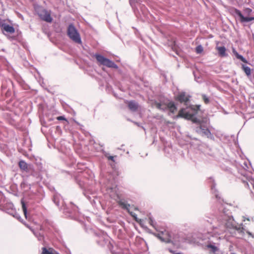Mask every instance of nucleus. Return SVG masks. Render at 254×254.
<instances>
[{
	"instance_id": "bb28decb",
	"label": "nucleus",
	"mask_w": 254,
	"mask_h": 254,
	"mask_svg": "<svg viewBox=\"0 0 254 254\" xmlns=\"http://www.w3.org/2000/svg\"><path fill=\"white\" fill-rule=\"evenodd\" d=\"M252 218H250V217H247V216H244L243 217V221H245L246 220L248 221H250L251 220H252Z\"/></svg>"
},
{
	"instance_id": "9d476101",
	"label": "nucleus",
	"mask_w": 254,
	"mask_h": 254,
	"mask_svg": "<svg viewBox=\"0 0 254 254\" xmlns=\"http://www.w3.org/2000/svg\"><path fill=\"white\" fill-rule=\"evenodd\" d=\"M234 12L239 17L241 22H248L254 19V17H244L241 12L237 9H235Z\"/></svg>"
},
{
	"instance_id": "f257e3e1",
	"label": "nucleus",
	"mask_w": 254,
	"mask_h": 254,
	"mask_svg": "<svg viewBox=\"0 0 254 254\" xmlns=\"http://www.w3.org/2000/svg\"><path fill=\"white\" fill-rule=\"evenodd\" d=\"M211 189L218 200V212L216 218H214V216L212 218L206 216L208 218L206 220L212 225L214 232L217 235L208 233L204 239L207 240V242H211V244L219 245L220 237L219 235L225 233L227 229L234 231L232 233L233 236L237 237L243 236L244 234V229L241 225L236 223L231 215L230 209L231 206L228 203H224L223 200L221 199L215 186H213Z\"/></svg>"
},
{
	"instance_id": "6ab92c4d",
	"label": "nucleus",
	"mask_w": 254,
	"mask_h": 254,
	"mask_svg": "<svg viewBox=\"0 0 254 254\" xmlns=\"http://www.w3.org/2000/svg\"><path fill=\"white\" fill-rule=\"evenodd\" d=\"M19 167L21 170L24 171H25L27 169V164L25 161L23 160L19 161Z\"/></svg>"
},
{
	"instance_id": "c85d7f7f",
	"label": "nucleus",
	"mask_w": 254,
	"mask_h": 254,
	"mask_svg": "<svg viewBox=\"0 0 254 254\" xmlns=\"http://www.w3.org/2000/svg\"><path fill=\"white\" fill-rule=\"evenodd\" d=\"M54 202L57 205H59V203L56 202V198H55V197L54 198Z\"/></svg>"
},
{
	"instance_id": "dca6fc26",
	"label": "nucleus",
	"mask_w": 254,
	"mask_h": 254,
	"mask_svg": "<svg viewBox=\"0 0 254 254\" xmlns=\"http://www.w3.org/2000/svg\"><path fill=\"white\" fill-rule=\"evenodd\" d=\"M118 203L123 209L126 210H128L130 206V205L124 199H121L119 201Z\"/></svg>"
},
{
	"instance_id": "a211bd4d",
	"label": "nucleus",
	"mask_w": 254,
	"mask_h": 254,
	"mask_svg": "<svg viewBox=\"0 0 254 254\" xmlns=\"http://www.w3.org/2000/svg\"><path fill=\"white\" fill-rule=\"evenodd\" d=\"M34 235L36 237L39 241H42L44 240V235L38 232H36L33 230H32Z\"/></svg>"
},
{
	"instance_id": "cd10ccee",
	"label": "nucleus",
	"mask_w": 254,
	"mask_h": 254,
	"mask_svg": "<svg viewBox=\"0 0 254 254\" xmlns=\"http://www.w3.org/2000/svg\"><path fill=\"white\" fill-rule=\"evenodd\" d=\"M193 74H194V78H195V81H197V82H199V81H198V79H197V78H196V76H195V72H193Z\"/></svg>"
},
{
	"instance_id": "39448f33",
	"label": "nucleus",
	"mask_w": 254,
	"mask_h": 254,
	"mask_svg": "<svg viewBox=\"0 0 254 254\" xmlns=\"http://www.w3.org/2000/svg\"><path fill=\"white\" fill-rule=\"evenodd\" d=\"M67 34L70 39L75 43L81 44L82 41L80 34L73 24H70L68 26Z\"/></svg>"
},
{
	"instance_id": "5701e85b",
	"label": "nucleus",
	"mask_w": 254,
	"mask_h": 254,
	"mask_svg": "<svg viewBox=\"0 0 254 254\" xmlns=\"http://www.w3.org/2000/svg\"><path fill=\"white\" fill-rule=\"evenodd\" d=\"M11 213H10V214L12 215L14 217L16 218L17 219L20 221V216L18 214H17L14 211H13L12 209H11Z\"/></svg>"
},
{
	"instance_id": "0eeeda50",
	"label": "nucleus",
	"mask_w": 254,
	"mask_h": 254,
	"mask_svg": "<svg viewBox=\"0 0 254 254\" xmlns=\"http://www.w3.org/2000/svg\"><path fill=\"white\" fill-rule=\"evenodd\" d=\"M152 106L162 111L169 109L173 113H175L177 110V107L173 102H169L167 104H165L154 101L152 103Z\"/></svg>"
},
{
	"instance_id": "2eb2a0df",
	"label": "nucleus",
	"mask_w": 254,
	"mask_h": 254,
	"mask_svg": "<svg viewBox=\"0 0 254 254\" xmlns=\"http://www.w3.org/2000/svg\"><path fill=\"white\" fill-rule=\"evenodd\" d=\"M42 254H59L53 248H49L48 249L44 247L42 248Z\"/></svg>"
},
{
	"instance_id": "aec40b11",
	"label": "nucleus",
	"mask_w": 254,
	"mask_h": 254,
	"mask_svg": "<svg viewBox=\"0 0 254 254\" xmlns=\"http://www.w3.org/2000/svg\"><path fill=\"white\" fill-rule=\"evenodd\" d=\"M148 223L150 225H151L153 228H154L156 230L158 231L157 228L156 223L152 217H149Z\"/></svg>"
},
{
	"instance_id": "20e7f679",
	"label": "nucleus",
	"mask_w": 254,
	"mask_h": 254,
	"mask_svg": "<svg viewBox=\"0 0 254 254\" xmlns=\"http://www.w3.org/2000/svg\"><path fill=\"white\" fill-rule=\"evenodd\" d=\"M190 96L188 95H187L185 92H181L179 93V94L177 96V99L178 101H179L181 103H184V105L186 106V107L182 108V109L179 111V114L177 116V117H180L179 116V114L181 112V111L185 109H187L188 108H191L194 107L196 109V113H197L198 111L199 110L200 105H190Z\"/></svg>"
},
{
	"instance_id": "6e6552de",
	"label": "nucleus",
	"mask_w": 254,
	"mask_h": 254,
	"mask_svg": "<svg viewBox=\"0 0 254 254\" xmlns=\"http://www.w3.org/2000/svg\"><path fill=\"white\" fill-rule=\"evenodd\" d=\"M36 11L41 19L47 22H51L52 18L50 12L43 7L39 6L36 8Z\"/></svg>"
},
{
	"instance_id": "4468645a",
	"label": "nucleus",
	"mask_w": 254,
	"mask_h": 254,
	"mask_svg": "<svg viewBox=\"0 0 254 254\" xmlns=\"http://www.w3.org/2000/svg\"><path fill=\"white\" fill-rule=\"evenodd\" d=\"M128 107L131 111H135L138 108V104L136 102L131 101L128 102Z\"/></svg>"
},
{
	"instance_id": "7c9ffc66",
	"label": "nucleus",
	"mask_w": 254,
	"mask_h": 254,
	"mask_svg": "<svg viewBox=\"0 0 254 254\" xmlns=\"http://www.w3.org/2000/svg\"><path fill=\"white\" fill-rule=\"evenodd\" d=\"M133 2V0H130V3L131 5Z\"/></svg>"
},
{
	"instance_id": "c756f323",
	"label": "nucleus",
	"mask_w": 254,
	"mask_h": 254,
	"mask_svg": "<svg viewBox=\"0 0 254 254\" xmlns=\"http://www.w3.org/2000/svg\"><path fill=\"white\" fill-rule=\"evenodd\" d=\"M113 254H121L120 253H114V252H112Z\"/></svg>"
},
{
	"instance_id": "473e14b6",
	"label": "nucleus",
	"mask_w": 254,
	"mask_h": 254,
	"mask_svg": "<svg viewBox=\"0 0 254 254\" xmlns=\"http://www.w3.org/2000/svg\"><path fill=\"white\" fill-rule=\"evenodd\" d=\"M40 230H43V227H42V226H41V227H40Z\"/></svg>"
},
{
	"instance_id": "72a5a7b5",
	"label": "nucleus",
	"mask_w": 254,
	"mask_h": 254,
	"mask_svg": "<svg viewBox=\"0 0 254 254\" xmlns=\"http://www.w3.org/2000/svg\"><path fill=\"white\" fill-rule=\"evenodd\" d=\"M244 165L246 167H247V164H246V163H244Z\"/></svg>"
},
{
	"instance_id": "393cba45",
	"label": "nucleus",
	"mask_w": 254,
	"mask_h": 254,
	"mask_svg": "<svg viewBox=\"0 0 254 254\" xmlns=\"http://www.w3.org/2000/svg\"><path fill=\"white\" fill-rule=\"evenodd\" d=\"M202 99H203V100L204 101V103H205V104H208V103H209V98H208L207 96H206L205 95H204V94H203V95H202Z\"/></svg>"
},
{
	"instance_id": "9b49d317",
	"label": "nucleus",
	"mask_w": 254,
	"mask_h": 254,
	"mask_svg": "<svg viewBox=\"0 0 254 254\" xmlns=\"http://www.w3.org/2000/svg\"><path fill=\"white\" fill-rule=\"evenodd\" d=\"M211 243V242H207L206 244V247L208 249L210 250V252L215 253V252L219 250L218 247L219 245H214Z\"/></svg>"
},
{
	"instance_id": "f3484780",
	"label": "nucleus",
	"mask_w": 254,
	"mask_h": 254,
	"mask_svg": "<svg viewBox=\"0 0 254 254\" xmlns=\"http://www.w3.org/2000/svg\"><path fill=\"white\" fill-rule=\"evenodd\" d=\"M242 69L244 71V72H245L246 74L248 76H249L250 75H251V68L244 64H242Z\"/></svg>"
},
{
	"instance_id": "7ed1b4c3",
	"label": "nucleus",
	"mask_w": 254,
	"mask_h": 254,
	"mask_svg": "<svg viewBox=\"0 0 254 254\" xmlns=\"http://www.w3.org/2000/svg\"><path fill=\"white\" fill-rule=\"evenodd\" d=\"M158 237L162 242L166 243L175 244L179 241L177 235H175L166 230L159 231V233L158 234Z\"/></svg>"
},
{
	"instance_id": "4be33fe9",
	"label": "nucleus",
	"mask_w": 254,
	"mask_h": 254,
	"mask_svg": "<svg viewBox=\"0 0 254 254\" xmlns=\"http://www.w3.org/2000/svg\"><path fill=\"white\" fill-rule=\"evenodd\" d=\"M203 50V48L201 45H198L195 48V51L197 54L201 53Z\"/></svg>"
},
{
	"instance_id": "1a4fd4ad",
	"label": "nucleus",
	"mask_w": 254,
	"mask_h": 254,
	"mask_svg": "<svg viewBox=\"0 0 254 254\" xmlns=\"http://www.w3.org/2000/svg\"><path fill=\"white\" fill-rule=\"evenodd\" d=\"M0 26L5 32L9 33H13L15 30L13 26L5 23L4 21L0 20Z\"/></svg>"
},
{
	"instance_id": "412c9836",
	"label": "nucleus",
	"mask_w": 254,
	"mask_h": 254,
	"mask_svg": "<svg viewBox=\"0 0 254 254\" xmlns=\"http://www.w3.org/2000/svg\"><path fill=\"white\" fill-rule=\"evenodd\" d=\"M21 204H22V210H23L24 214L25 215V218H27V208L26 207V204L23 200H21Z\"/></svg>"
},
{
	"instance_id": "f8f14e48",
	"label": "nucleus",
	"mask_w": 254,
	"mask_h": 254,
	"mask_svg": "<svg viewBox=\"0 0 254 254\" xmlns=\"http://www.w3.org/2000/svg\"><path fill=\"white\" fill-rule=\"evenodd\" d=\"M216 49L218 51L219 55L221 57H226L227 54L226 53V49L224 46H216Z\"/></svg>"
},
{
	"instance_id": "f03ea898",
	"label": "nucleus",
	"mask_w": 254,
	"mask_h": 254,
	"mask_svg": "<svg viewBox=\"0 0 254 254\" xmlns=\"http://www.w3.org/2000/svg\"><path fill=\"white\" fill-rule=\"evenodd\" d=\"M196 114V110L195 108H188L182 110L179 114V116L191 120L193 123L197 124L199 126L195 128V130L197 133L202 136H206L207 138L214 139V137L210 130L204 126V121H200L195 117Z\"/></svg>"
},
{
	"instance_id": "b1692460",
	"label": "nucleus",
	"mask_w": 254,
	"mask_h": 254,
	"mask_svg": "<svg viewBox=\"0 0 254 254\" xmlns=\"http://www.w3.org/2000/svg\"><path fill=\"white\" fill-rule=\"evenodd\" d=\"M105 156L108 160H111L113 162H115L114 156H111L107 153L105 154Z\"/></svg>"
},
{
	"instance_id": "ddd939ff",
	"label": "nucleus",
	"mask_w": 254,
	"mask_h": 254,
	"mask_svg": "<svg viewBox=\"0 0 254 254\" xmlns=\"http://www.w3.org/2000/svg\"><path fill=\"white\" fill-rule=\"evenodd\" d=\"M232 52L233 54L235 56L237 59L241 60L244 63L247 64L248 63V61L245 58H244L242 55L239 54L235 49L233 48L232 49Z\"/></svg>"
},
{
	"instance_id": "a878e982",
	"label": "nucleus",
	"mask_w": 254,
	"mask_h": 254,
	"mask_svg": "<svg viewBox=\"0 0 254 254\" xmlns=\"http://www.w3.org/2000/svg\"><path fill=\"white\" fill-rule=\"evenodd\" d=\"M57 120L59 121L66 120L64 116H59L57 117Z\"/></svg>"
},
{
	"instance_id": "423d86ee",
	"label": "nucleus",
	"mask_w": 254,
	"mask_h": 254,
	"mask_svg": "<svg viewBox=\"0 0 254 254\" xmlns=\"http://www.w3.org/2000/svg\"><path fill=\"white\" fill-rule=\"evenodd\" d=\"M93 57L96 58L100 64L115 69L118 68V66L114 62L100 54H95L93 55Z\"/></svg>"
},
{
	"instance_id": "2f4dec72",
	"label": "nucleus",
	"mask_w": 254,
	"mask_h": 254,
	"mask_svg": "<svg viewBox=\"0 0 254 254\" xmlns=\"http://www.w3.org/2000/svg\"><path fill=\"white\" fill-rule=\"evenodd\" d=\"M248 234L250 235H252V234L250 232H247Z\"/></svg>"
}]
</instances>
